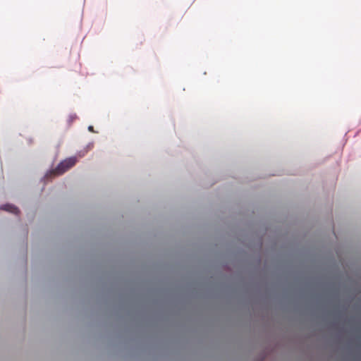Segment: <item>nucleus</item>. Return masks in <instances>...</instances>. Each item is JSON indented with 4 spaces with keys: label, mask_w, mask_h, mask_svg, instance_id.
I'll return each instance as SVG.
<instances>
[{
    "label": "nucleus",
    "mask_w": 361,
    "mask_h": 361,
    "mask_svg": "<svg viewBox=\"0 0 361 361\" xmlns=\"http://www.w3.org/2000/svg\"><path fill=\"white\" fill-rule=\"evenodd\" d=\"M77 162V159L75 157H69L61 161L58 166L53 170L47 173L46 177H51L60 176L73 167Z\"/></svg>",
    "instance_id": "f257e3e1"
},
{
    "label": "nucleus",
    "mask_w": 361,
    "mask_h": 361,
    "mask_svg": "<svg viewBox=\"0 0 361 361\" xmlns=\"http://www.w3.org/2000/svg\"><path fill=\"white\" fill-rule=\"evenodd\" d=\"M1 209L16 214H18L19 213L18 209L12 204H4L1 207Z\"/></svg>",
    "instance_id": "f03ea898"
},
{
    "label": "nucleus",
    "mask_w": 361,
    "mask_h": 361,
    "mask_svg": "<svg viewBox=\"0 0 361 361\" xmlns=\"http://www.w3.org/2000/svg\"><path fill=\"white\" fill-rule=\"evenodd\" d=\"M88 130H89L90 132H94L93 126H90L88 127Z\"/></svg>",
    "instance_id": "7ed1b4c3"
}]
</instances>
